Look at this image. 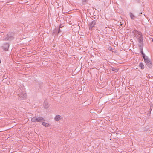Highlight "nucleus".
<instances>
[{
    "instance_id": "f257e3e1",
    "label": "nucleus",
    "mask_w": 153,
    "mask_h": 153,
    "mask_svg": "<svg viewBox=\"0 0 153 153\" xmlns=\"http://www.w3.org/2000/svg\"><path fill=\"white\" fill-rule=\"evenodd\" d=\"M132 33L134 34V36L138 42L140 44H142L143 42V35L142 33L140 31L135 30H134Z\"/></svg>"
},
{
    "instance_id": "f03ea898",
    "label": "nucleus",
    "mask_w": 153,
    "mask_h": 153,
    "mask_svg": "<svg viewBox=\"0 0 153 153\" xmlns=\"http://www.w3.org/2000/svg\"><path fill=\"white\" fill-rule=\"evenodd\" d=\"M143 55V57L144 58V61L146 63L148 66L149 67L152 66L151 62L149 59H148V57L147 56H146L144 54L143 52L142 53Z\"/></svg>"
},
{
    "instance_id": "7ed1b4c3",
    "label": "nucleus",
    "mask_w": 153,
    "mask_h": 153,
    "mask_svg": "<svg viewBox=\"0 0 153 153\" xmlns=\"http://www.w3.org/2000/svg\"><path fill=\"white\" fill-rule=\"evenodd\" d=\"M43 120H44L43 118L42 117H39L37 118L33 117L31 119V121L33 122H40Z\"/></svg>"
},
{
    "instance_id": "20e7f679",
    "label": "nucleus",
    "mask_w": 153,
    "mask_h": 153,
    "mask_svg": "<svg viewBox=\"0 0 153 153\" xmlns=\"http://www.w3.org/2000/svg\"><path fill=\"white\" fill-rule=\"evenodd\" d=\"M62 119V117L59 115H56L54 118L55 120L56 121H59Z\"/></svg>"
},
{
    "instance_id": "39448f33",
    "label": "nucleus",
    "mask_w": 153,
    "mask_h": 153,
    "mask_svg": "<svg viewBox=\"0 0 153 153\" xmlns=\"http://www.w3.org/2000/svg\"><path fill=\"white\" fill-rule=\"evenodd\" d=\"M42 125L44 126L47 127H49L51 126V125L50 124L45 122H43L42 123Z\"/></svg>"
},
{
    "instance_id": "423d86ee",
    "label": "nucleus",
    "mask_w": 153,
    "mask_h": 153,
    "mask_svg": "<svg viewBox=\"0 0 153 153\" xmlns=\"http://www.w3.org/2000/svg\"><path fill=\"white\" fill-rule=\"evenodd\" d=\"M131 18L132 19H134L135 17V16L131 13H129Z\"/></svg>"
},
{
    "instance_id": "0eeeda50",
    "label": "nucleus",
    "mask_w": 153,
    "mask_h": 153,
    "mask_svg": "<svg viewBox=\"0 0 153 153\" xmlns=\"http://www.w3.org/2000/svg\"><path fill=\"white\" fill-rule=\"evenodd\" d=\"M95 24V22L94 21H92L91 23H90V26L91 27H93Z\"/></svg>"
},
{
    "instance_id": "6e6552de",
    "label": "nucleus",
    "mask_w": 153,
    "mask_h": 153,
    "mask_svg": "<svg viewBox=\"0 0 153 153\" xmlns=\"http://www.w3.org/2000/svg\"><path fill=\"white\" fill-rule=\"evenodd\" d=\"M139 66L142 69H143L144 68V65L142 63H140V64Z\"/></svg>"
},
{
    "instance_id": "1a4fd4ad",
    "label": "nucleus",
    "mask_w": 153,
    "mask_h": 153,
    "mask_svg": "<svg viewBox=\"0 0 153 153\" xmlns=\"http://www.w3.org/2000/svg\"><path fill=\"white\" fill-rule=\"evenodd\" d=\"M111 70L113 71H114L115 72H116L118 71V69H115L114 68H113L111 69Z\"/></svg>"
},
{
    "instance_id": "9d476101",
    "label": "nucleus",
    "mask_w": 153,
    "mask_h": 153,
    "mask_svg": "<svg viewBox=\"0 0 153 153\" xmlns=\"http://www.w3.org/2000/svg\"><path fill=\"white\" fill-rule=\"evenodd\" d=\"M48 107L49 105L48 104H45V108H48Z\"/></svg>"
},
{
    "instance_id": "9b49d317",
    "label": "nucleus",
    "mask_w": 153,
    "mask_h": 153,
    "mask_svg": "<svg viewBox=\"0 0 153 153\" xmlns=\"http://www.w3.org/2000/svg\"><path fill=\"white\" fill-rule=\"evenodd\" d=\"M142 14V12H141V13H140V14Z\"/></svg>"
},
{
    "instance_id": "f8f14e48",
    "label": "nucleus",
    "mask_w": 153,
    "mask_h": 153,
    "mask_svg": "<svg viewBox=\"0 0 153 153\" xmlns=\"http://www.w3.org/2000/svg\"><path fill=\"white\" fill-rule=\"evenodd\" d=\"M1 63V60H0V63Z\"/></svg>"
}]
</instances>
